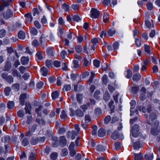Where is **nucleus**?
<instances>
[{"instance_id":"f257e3e1","label":"nucleus","mask_w":160,"mask_h":160,"mask_svg":"<svg viewBox=\"0 0 160 160\" xmlns=\"http://www.w3.org/2000/svg\"><path fill=\"white\" fill-rule=\"evenodd\" d=\"M140 133L138 125L135 124L132 128L130 135L134 137L137 138L139 136Z\"/></svg>"},{"instance_id":"f03ea898","label":"nucleus","mask_w":160,"mask_h":160,"mask_svg":"<svg viewBox=\"0 0 160 160\" xmlns=\"http://www.w3.org/2000/svg\"><path fill=\"white\" fill-rule=\"evenodd\" d=\"M1 76L3 79H5L8 83L11 84L14 81L13 77L11 75H8L6 72H3L1 74Z\"/></svg>"},{"instance_id":"7ed1b4c3","label":"nucleus","mask_w":160,"mask_h":160,"mask_svg":"<svg viewBox=\"0 0 160 160\" xmlns=\"http://www.w3.org/2000/svg\"><path fill=\"white\" fill-rule=\"evenodd\" d=\"M48 35L42 34L39 38V42L42 46H45L47 44L48 41Z\"/></svg>"},{"instance_id":"20e7f679","label":"nucleus","mask_w":160,"mask_h":160,"mask_svg":"<svg viewBox=\"0 0 160 160\" xmlns=\"http://www.w3.org/2000/svg\"><path fill=\"white\" fill-rule=\"evenodd\" d=\"M91 17L92 18H98L99 16V12L96 9L92 8L91 11Z\"/></svg>"},{"instance_id":"39448f33","label":"nucleus","mask_w":160,"mask_h":160,"mask_svg":"<svg viewBox=\"0 0 160 160\" xmlns=\"http://www.w3.org/2000/svg\"><path fill=\"white\" fill-rule=\"evenodd\" d=\"M37 127V125L36 124L32 125L31 128L29 129V131L26 133V136L28 137L31 136L32 134V133L35 131Z\"/></svg>"},{"instance_id":"423d86ee","label":"nucleus","mask_w":160,"mask_h":160,"mask_svg":"<svg viewBox=\"0 0 160 160\" xmlns=\"http://www.w3.org/2000/svg\"><path fill=\"white\" fill-rule=\"evenodd\" d=\"M75 145L73 142H72L69 145V149L70 150V154L72 156H73L76 154L75 149H74Z\"/></svg>"},{"instance_id":"0eeeda50","label":"nucleus","mask_w":160,"mask_h":160,"mask_svg":"<svg viewBox=\"0 0 160 160\" xmlns=\"http://www.w3.org/2000/svg\"><path fill=\"white\" fill-rule=\"evenodd\" d=\"M12 67L11 62L9 61H7L5 64L3 71L6 72L8 71Z\"/></svg>"},{"instance_id":"6e6552de","label":"nucleus","mask_w":160,"mask_h":160,"mask_svg":"<svg viewBox=\"0 0 160 160\" xmlns=\"http://www.w3.org/2000/svg\"><path fill=\"white\" fill-rule=\"evenodd\" d=\"M3 15L5 19H7L12 16L13 13L11 10L8 9L7 10L6 12L3 14Z\"/></svg>"},{"instance_id":"1a4fd4ad","label":"nucleus","mask_w":160,"mask_h":160,"mask_svg":"<svg viewBox=\"0 0 160 160\" xmlns=\"http://www.w3.org/2000/svg\"><path fill=\"white\" fill-rule=\"evenodd\" d=\"M25 109L26 113H30V111L31 110L32 106L31 104L28 103L26 102L25 103Z\"/></svg>"},{"instance_id":"9d476101","label":"nucleus","mask_w":160,"mask_h":160,"mask_svg":"<svg viewBox=\"0 0 160 160\" xmlns=\"http://www.w3.org/2000/svg\"><path fill=\"white\" fill-rule=\"evenodd\" d=\"M60 144L62 146H65L67 144V141L64 136L60 137Z\"/></svg>"},{"instance_id":"9b49d317","label":"nucleus","mask_w":160,"mask_h":160,"mask_svg":"<svg viewBox=\"0 0 160 160\" xmlns=\"http://www.w3.org/2000/svg\"><path fill=\"white\" fill-rule=\"evenodd\" d=\"M133 147L134 149H137L142 147V144L139 141L135 142L133 143Z\"/></svg>"},{"instance_id":"f8f14e48","label":"nucleus","mask_w":160,"mask_h":160,"mask_svg":"<svg viewBox=\"0 0 160 160\" xmlns=\"http://www.w3.org/2000/svg\"><path fill=\"white\" fill-rule=\"evenodd\" d=\"M52 144L53 147H56L58 144V138L54 136L52 137Z\"/></svg>"},{"instance_id":"ddd939ff","label":"nucleus","mask_w":160,"mask_h":160,"mask_svg":"<svg viewBox=\"0 0 160 160\" xmlns=\"http://www.w3.org/2000/svg\"><path fill=\"white\" fill-rule=\"evenodd\" d=\"M114 103L113 100H111L109 102L108 104V106L110 108V110L111 111V113L113 112L114 111V105H113Z\"/></svg>"},{"instance_id":"4468645a","label":"nucleus","mask_w":160,"mask_h":160,"mask_svg":"<svg viewBox=\"0 0 160 160\" xmlns=\"http://www.w3.org/2000/svg\"><path fill=\"white\" fill-rule=\"evenodd\" d=\"M76 116L79 117H82L84 116V113L81 109H78L75 111Z\"/></svg>"},{"instance_id":"2eb2a0df","label":"nucleus","mask_w":160,"mask_h":160,"mask_svg":"<svg viewBox=\"0 0 160 160\" xmlns=\"http://www.w3.org/2000/svg\"><path fill=\"white\" fill-rule=\"evenodd\" d=\"M25 17H26V20L28 22H31L32 20V18L30 13H28L25 15Z\"/></svg>"},{"instance_id":"dca6fc26","label":"nucleus","mask_w":160,"mask_h":160,"mask_svg":"<svg viewBox=\"0 0 160 160\" xmlns=\"http://www.w3.org/2000/svg\"><path fill=\"white\" fill-rule=\"evenodd\" d=\"M106 134L105 130L102 128H100L98 132V135L99 137H102L104 136Z\"/></svg>"},{"instance_id":"f3484780","label":"nucleus","mask_w":160,"mask_h":160,"mask_svg":"<svg viewBox=\"0 0 160 160\" xmlns=\"http://www.w3.org/2000/svg\"><path fill=\"white\" fill-rule=\"evenodd\" d=\"M111 138L113 140H116L119 138V134L118 132L117 131H114L112 134Z\"/></svg>"},{"instance_id":"a211bd4d","label":"nucleus","mask_w":160,"mask_h":160,"mask_svg":"<svg viewBox=\"0 0 160 160\" xmlns=\"http://www.w3.org/2000/svg\"><path fill=\"white\" fill-rule=\"evenodd\" d=\"M141 77V75L139 73H135L134 74L132 79L134 81L138 82L140 79Z\"/></svg>"},{"instance_id":"6ab92c4d","label":"nucleus","mask_w":160,"mask_h":160,"mask_svg":"<svg viewBox=\"0 0 160 160\" xmlns=\"http://www.w3.org/2000/svg\"><path fill=\"white\" fill-rule=\"evenodd\" d=\"M29 61V59L28 57H22L21 59V63L22 65L27 64Z\"/></svg>"},{"instance_id":"aec40b11","label":"nucleus","mask_w":160,"mask_h":160,"mask_svg":"<svg viewBox=\"0 0 160 160\" xmlns=\"http://www.w3.org/2000/svg\"><path fill=\"white\" fill-rule=\"evenodd\" d=\"M135 160H142V155L141 152L139 154L134 153Z\"/></svg>"},{"instance_id":"412c9836","label":"nucleus","mask_w":160,"mask_h":160,"mask_svg":"<svg viewBox=\"0 0 160 160\" xmlns=\"http://www.w3.org/2000/svg\"><path fill=\"white\" fill-rule=\"evenodd\" d=\"M103 99L106 101H108L110 98V96L108 91H106L103 95Z\"/></svg>"},{"instance_id":"4be33fe9","label":"nucleus","mask_w":160,"mask_h":160,"mask_svg":"<svg viewBox=\"0 0 160 160\" xmlns=\"http://www.w3.org/2000/svg\"><path fill=\"white\" fill-rule=\"evenodd\" d=\"M159 131L157 128H152L150 131L151 133L154 135H156L159 133Z\"/></svg>"},{"instance_id":"5701e85b","label":"nucleus","mask_w":160,"mask_h":160,"mask_svg":"<svg viewBox=\"0 0 160 160\" xmlns=\"http://www.w3.org/2000/svg\"><path fill=\"white\" fill-rule=\"evenodd\" d=\"M46 52L47 53L49 56L52 57H53L54 56L53 49V48H48L47 49Z\"/></svg>"},{"instance_id":"b1692460","label":"nucleus","mask_w":160,"mask_h":160,"mask_svg":"<svg viewBox=\"0 0 160 160\" xmlns=\"http://www.w3.org/2000/svg\"><path fill=\"white\" fill-rule=\"evenodd\" d=\"M10 140V137L8 135L4 136L2 138V141L5 143L9 142Z\"/></svg>"},{"instance_id":"393cba45","label":"nucleus","mask_w":160,"mask_h":160,"mask_svg":"<svg viewBox=\"0 0 160 160\" xmlns=\"http://www.w3.org/2000/svg\"><path fill=\"white\" fill-rule=\"evenodd\" d=\"M22 144L23 146L28 145L29 143V141L27 138H24L22 142Z\"/></svg>"},{"instance_id":"a878e982","label":"nucleus","mask_w":160,"mask_h":160,"mask_svg":"<svg viewBox=\"0 0 160 160\" xmlns=\"http://www.w3.org/2000/svg\"><path fill=\"white\" fill-rule=\"evenodd\" d=\"M144 158L146 160H152L153 158V154H146L144 155Z\"/></svg>"},{"instance_id":"bb28decb","label":"nucleus","mask_w":160,"mask_h":160,"mask_svg":"<svg viewBox=\"0 0 160 160\" xmlns=\"http://www.w3.org/2000/svg\"><path fill=\"white\" fill-rule=\"evenodd\" d=\"M7 107L9 109H12L14 107V102L13 101H9L7 103Z\"/></svg>"},{"instance_id":"cd10ccee","label":"nucleus","mask_w":160,"mask_h":160,"mask_svg":"<svg viewBox=\"0 0 160 160\" xmlns=\"http://www.w3.org/2000/svg\"><path fill=\"white\" fill-rule=\"evenodd\" d=\"M159 123V121L157 120L153 121L152 123V128H158Z\"/></svg>"},{"instance_id":"c85d7f7f","label":"nucleus","mask_w":160,"mask_h":160,"mask_svg":"<svg viewBox=\"0 0 160 160\" xmlns=\"http://www.w3.org/2000/svg\"><path fill=\"white\" fill-rule=\"evenodd\" d=\"M38 142V138H32L30 140V143L32 145H35Z\"/></svg>"},{"instance_id":"c756f323","label":"nucleus","mask_w":160,"mask_h":160,"mask_svg":"<svg viewBox=\"0 0 160 160\" xmlns=\"http://www.w3.org/2000/svg\"><path fill=\"white\" fill-rule=\"evenodd\" d=\"M18 37L19 39H23L25 38V33L22 31H20L18 32Z\"/></svg>"},{"instance_id":"7c9ffc66","label":"nucleus","mask_w":160,"mask_h":160,"mask_svg":"<svg viewBox=\"0 0 160 160\" xmlns=\"http://www.w3.org/2000/svg\"><path fill=\"white\" fill-rule=\"evenodd\" d=\"M111 117L109 115L107 116L104 119V124L107 125L111 120Z\"/></svg>"},{"instance_id":"2f4dec72","label":"nucleus","mask_w":160,"mask_h":160,"mask_svg":"<svg viewBox=\"0 0 160 160\" xmlns=\"http://www.w3.org/2000/svg\"><path fill=\"white\" fill-rule=\"evenodd\" d=\"M105 149V148L102 145H99L97 146L96 150L99 152L103 151Z\"/></svg>"},{"instance_id":"473e14b6","label":"nucleus","mask_w":160,"mask_h":160,"mask_svg":"<svg viewBox=\"0 0 160 160\" xmlns=\"http://www.w3.org/2000/svg\"><path fill=\"white\" fill-rule=\"evenodd\" d=\"M59 95V93L57 91H55L52 92V96L53 99H55L57 98Z\"/></svg>"},{"instance_id":"72a5a7b5","label":"nucleus","mask_w":160,"mask_h":160,"mask_svg":"<svg viewBox=\"0 0 160 160\" xmlns=\"http://www.w3.org/2000/svg\"><path fill=\"white\" fill-rule=\"evenodd\" d=\"M100 93V90H97L96 91L93 95L94 98L96 99H98L100 98L99 95Z\"/></svg>"},{"instance_id":"f704fd0d","label":"nucleus","mask_w":160,"mask_h":160,"mask_svg":"<svg viewBox=\"0 0 160 160\" xmlns=\"http://www.w3.org/2000/svg\"><path fill=\"white\" fill-rule=\"evenodd\" d=\"M41 72L42 75L44 76H46L48 70L45 67H43L41 69Z\"/></svg>"},{"instance_id":"c9c22d12","label":"nucleus","mask_w":160,"mask_h":160,"mask_svg":"<svg viewBox=\"0 0 160 160\" xmlns=\"http://www.w3.org/2000/svg\"><path fill=\"white\" fill-rule=\"evenodd\" d=\"M109 16L108 14L106 13H104L103 17V22L105 23L107 22L109 20Z\"/></svg>"},{"instance_id":"e433bc0d","label":"nucleus","mask_w":160,"mask_h":160,"mask_svg":"<svg viewBox=\"0 0 160 160\" xmlns=\"http://www.w3.org/2000/svg\"><path fill=\"white\" fill-rule=\"evenodd\" d=\"M135 43L136 46L138 47H139L141 44V40L140 38L136 39Z\"/></svg>"},{"instance_id":"4c0bfd02","label":"nucleus","mask_w":160,"mask_h":160,"mask_svg":"<svg viewBox=\"0 0 160 160\" xmlns=\"http://www.w3.org/2000/svg\"><path fill=\"white\" fill-rule=\"evenodd\" d=\"M60 117L63 119H64L67 117V115L66 113L65 112L64 110L62 111L61 114L60 115Z\"/></svg>"},{"instance_id":"58836bf2","label":"nucleus","mask_w":160,"mask_h":160,"mask_svg":"<svg viewBox=\"0 0 160 160\" xmlns=\"http://www.w3.org/2000/svg\"><path fill=\"white\" fill-rule=\"evenodd\" d=\"M91 61H90V62H89V61H88L86 58H84L83 60V65L85 66H87L88 65L90 64Z\"/></svg>"},{"instance_id":"ea45409f","label":"nucleus","mask_w":160,"mask_h":160,"mask_svg":"<svg viewBox=\"0 0 160 160\" xmlns=\"http://www.w3.org/2000/svg\"><path fill=\"white\" fill-rule=\"evenodd\" d=\"M53 64V62L50 60H47L46 61V64L48 68L51 67Z\"/></svg>"},{"instance_id":"a19ab883","label":"nucleus","mask_w":160,"mask_h":160,"mask_svg":"<svg viewBox=\"0 0 160 160\" xmlns=\"http://www.w3.org/2000/svg\"><path fill=\"white\" fill-rule=\"evenodd\" d=\"M62 7L65 12H68L69 10V5L65 3L63 4Z\"/></svg>"},{"instance_id":"79ce46f5","label":"nucleus","mask_w":160,"mask_h":160,"mask_svg":"<svg viewBox=\"0 0 160 160\" xmlns=\"http://www.w3.org/2000/svg\"><path fill=\"white\" fill-rule=\"evenodd\" d=\"M156 118V114L155 113L152 112L150 115L149 118L151 120H155Z\"/></svg>"},{"instance_id":"37998d69","label":"nucleus","mask_w":160,"mask_h":160,"mask_svg":"<svg viewBox=\"0 0 160 160\" xmlns=\"http://www.w3.org/2000/svg\"><path fill=\"white\" fill-rule=\"evenodd\" d=\"M20 84L18 83H16L12 85V88L18 91L19 89Z\"/></svg>"},{"instance_id":"c03bdc74","label":"nucleus","mask_w":160,"mask_h":160,"mask_svg":"<svg viewBox=\"0 0 160 160\" xmlns=\"http://www.w3.org/2000/svg\"><path fill=\"white\" fill-rule=\"evenodd\" d=\"M127 74L126 76V77L128 78H131L132 75V71L130 69H128L127 70Z\"/></svg>"},{"instance_id":"a18cd8bd","label":"nucleus","mask_w":160,"mask_h":160,"mask_svg":"<svg viewBox=\"0 0 160 160\" xmlns=\"http://www.w3.org/2000/svg\"><path fill=\"white\" fill-rule=\"evenodd\" d=\"M24 111L23 110H20L18 112L17 114L18 117L22 118L24 116Z\"/></svg>"},{"instance_id":"49530a36","label":"nucleus","mask_w":160,"mask_h":160,"mask_svg":"<svg viewBox=\"0 0 160 160\" xmlns=\"http://www.w3.org/2000/svg\"><path fill=\"white\" fill-rule=\"evenodd\" d=\"M12 74L14 77L18 76L19 73L17 70L13 69L12 70Z\"/></svg>"},{"instance_id":"de8ad7c7","label":"nucleus","mask_w":160,"mask_h":160,"mask_svg":"<svg viewBox=\"0 0 160 160\" xmlns=\"http://www.w3.org/2000/svg\"><path fill=\"white\" fill-rule=\"evenodd\" d=\"M85 122L89 123L91 121V119L89 115L86 114L85 116Z\"/></svg>"},{"instance_id":"09e8293b","label":"nucleus","mask_w":160,"mask_h":160,"mask_svg":"<svg viewBox=\"0 0 160 160\" xmlns=\"http://www.w3.org/2000/svg\"><path fill=\"white\" fill-rule=\"evenodd\" d=\"M38 142L43 143L45 141V137H40L37 138Z\"/></svg>"},{"instance_id":"8fccbe9b","label":"nucleus","mask_w":160,"mask_h":160,"mask_svg":"<svg viewBox=\"0 0 160 160\" xmlns=\"http://www.w3.org/2000/svg\"><path fill=\"white\" fill-rule=\"evenodd\" d=\"M57 153L56 152L52 153L50 155V158L52 160H55L57 157Z\"/></svg>"},{"instance_id":"3c124183","label":"nucleus","mask_w":160,"mask_h":160,"mask_svg":"<svg viewBox=\"0 0 160 160\" xmlns=\"http://www.w3.org/2000/svg\"><path fill=\"white\" fill-rule=\"evenodd\" d=\"M62 155L64 157L67 156L68 153V152L67 148L63 149L62 150Z\"/></svg>"},{"instance_id":"603ef678","label":"nucleus","mask_w":160,"mask_h":160,"mask_svg":"<svg viewBox=\"0 0 160 160\" xmlns=\"http://www.w3.org/2000/svg\"><path fill=\"white\" fill-rule=\"evenodd\" d=\"M146 7L147 9L149 10H152L153 8L152 4L150 2L148 3L146 5Z\"/></svg>"},{"instance_id":"864d4df0","label":"nucleus","mask_w":160,"mask_h":160,"mask_svg":"<svg viewBox=\"0 0 160 160\" xmlns=\"http://www.w3.org/2000/svg\"><path fill=\"white\" fill-rule=\"evenodd\" d=\"M73 20L75 21L78 22L81 20V18L78 15H75L73 16Z\"/></svg>"},{"instance_id":"5fc2aeb1","label":"nucleus","mask_w":160,"mask_h":160,"mask_svg":"<svg viewBox=\"0 0 160 160\" xmlns=\"http://www.w3.org/2000/svg\"><path fill=\"white\" fill-rule=\"evenodd\" d=\"M82 96L80 94H77V101L79 103H81L82 100Z\"/></svg>"},{"instance_id":"6e6d98bb","label":"nucleus","mask_w":160,"mask_h":160,"mask_svg":"<svg viewBox=\"0 0 160 160\" xmlns=\"http://www.w3.org/2000/svg\"><path fill=\"white\" fill-rule=\"evenodd\" d=\"M11 89L9 87H7L5 88L4 92L6 95L8 96L9 95Z\"/></svg>"},{"instance_id":"4d7b16f0","label":"nucleus","mask_w":160,"mask_h":160,"mask_svg":"<svg viewBox=\"0 0 160 160\" xmlns=\"http://www.w3.org/2000/svg\"><path fill=\"white\" fill-rule=\"evenodd\" d=\"M102 82L103 83L106 84L108 82V77L107 75H104L102 78Z\"/></svg>"},{"instance_id":"13d9d810","label":"nucleus","mask_w":160,"mask_h":160,"mask_svg":"<svg viewBox=\"0 0 160 160\" xmlns=\"http://www.w3.org/2000/svg\"><path fill=\"white\" fill-rule=\"evenodd\" d=\"M115 31L111 29H109L108 30V33L109 36H111L115 33Z\"/></svg>"},{"instance_id":"bf43d9fd","label":"nucleus","mask_w":160,"mask_h":160,"mask_svg":"<svg viewBox=\"0 0 160 160\" xmlns=\"http://www.w3.org/2000/svg\"><path fill=\"white\" fill-rule=\"evenodd\" d=\"M132 91L133 93H136L139 90L138 87L134 86L132 88Z\"/></svg>"},{"instance_id":"052dcab7","label":"nucleus","mask_w":160,"mask_h":160,"mask_svg":"<svg viewBox=\"0 0 160 160\" xmlns=\"http://www.w3.org/2000/svg\"><path fill=\"white\" fill-rule=\"evenodd\" d=\"M144 48L145 52H147L148 54H150V52L149 46L147 45H145Z\"/></svg>"},{"instance_id":"680f3d73","label":"nucleus","mask_w":160,"mask_h":160,"mask_svg":"<svg viewBox=\"0 0 160 160\" xmlns=\"http://www.w3.org/2000/svg\"><path fill=\"white\" fill-rule=\"evenodd\" d=\"M92 135H96L97 134V126L96 125L94 126L92 128Z\"/></svg>"},{"instance_id":"e2e57ef3","label":"nucleus","mask_w":160,"mask_h":160,"mask_svg":"<svg viewBox=\"0 0 160 160\" xmlns=\"http://www.w3.org/2000/svg\"><path fill=\"white\" fill-rule=\"evenodd\" d=\"M75 49L76 52L78 53H80L82 51V48L81 47L78 46H75Z\"/></svg>"},{"instance_id":"0e129e2a","label":"nucleus","mask_w":160,"mask_h":160,"mask_svg":"<svg viewBox=\"0 0 160 160\" xmlns=\"http://www.w3.org/2000/svg\"><path fill=\"white\" fill-rule=\"evenodd\" d=\"M67 55V53L65 50H63L61 52V56L62 59H64L65 58V56Z\"/></svg>"},{"instance_id":"69168bd1","label":"nucleus","mask_w":160,"mask_h":160,"mask_svg":"<svg viewBox=\"0 0 160 160\" xmlns=\"http://www.w3.org/2000/svg\"><path fill=\"white\" fill-rule=\"evenodd\" d=\"M102 113V110L99 108H96L95 110V113L96 115H99L101 114Z\"/></svg>"},{"instance_id":"338daca9","label":"nucleus","mask_w":160,"mask_h":160,"mask_svg":"<svg viewBox=\"0 0 160 160\" xmlns=\"http://www.w3.org/2000/svg\"><path fill=\"white\" fill-rule=\"evenodd\" d=\"M36 56L37 58L39 60H41L42 59V57L41 54V52H38L37 53Z\"/></svg>"},{"instance_id":"774afa93","label":"nucleus","mask_w":160,"mask_h":160,"mask_svg":"<svg viewBox=\"0 0 160 160\" xmlns=\"http://www.w3.org/2000/svg\"><path fill=\"white\" fill-rule=\"evenodd\" d=\"M100 63V61L97 60H95L93 61V64L97 68L99 67Z\"/></svg>"}]
</instances>
